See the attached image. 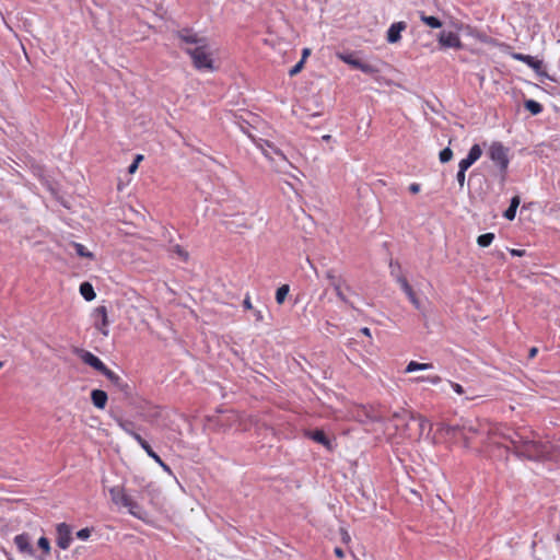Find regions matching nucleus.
Returning a JSON list of instances; mask_svg holds the SVG:
<instances>
[{
    "instance_id": "864d4df0",
    "label": "nucleus",
    "mask_w": 560,
    "mask_h": 560,
    "mask_svg": "<svg viewBox=\"0 0 560 560\" xmlns=\"http://www.w3.org/2000/svg\"><path fill=\"white\" fill-rule=\"evenodd\" d=\"M510 253L513 256H523L525 250H522V249H510Z\"/></svg>"
},
{
    "instance_id": "2f4dec72",
    "label": "nucleus",
    "mask_w": 560,
    "mask_h": 560,
    "mask_svg": "<svg viewBox=\"0 0 560 560\" xmlns=\"http://www.w3.org/2000/svg\"><path fill=\"white\" fill-rule=\"evenodd\" d=\"M125 508H127L129 513L132 514L133 516L140 517V515L138 513L139 510H140V506L131 498L128 500V502L126 503Z\"/></svg>"
},
{
    "instance_id": "f704fd0d",
    "label": "nucleus",
    "mask_w": 560,
    "mask_h": 560,
    "mask_svg": "<svg viewBox=\"0 0 560 560\" xmlns=\"http://www.w3.org/2000/svg\"><path fill=\"white\" fill-rule=\"evenodd\" d=\"M415 381L416 382H429L433 385H436L442 381V378L439 375H433V376H428V377H423V376L417 377V378H415Z\"/></svg>"
},
{
    "instance_id": "c85d7f7f",
    "label": "nucleus",
    "mask_w": 560,
    "mask_h": 560,
    "mask_svg": "<svg viewBox=\"0 0 560 560\" xmlns=\"http://www.w3.org/2000/svg\"><path fill=\"white\" fill-rule=\"evenodd\" d=\"M493 240H494L493 233L481 234L477 238V244L480 247H488L493 242Z\"/></svg>"
},
{
    "instance_id": "4d7b16f0",
    "label": "nucleus",
    "mask_w": 560,
    "mask_h": 560,
    "mask_svg": "<svg viewBox=\"0 0 560 560\" xmlns=\"http://www.w3.org/2000/svg\"><path fill=\"white\" fill-rule=\"evenodd\" d=\"M130 436H132L137 442H139L140 440H142V436L140 434H138L137 432H130Z\"/></svg>"
},
{
    "instance_id": "423d86ee",
    "label": "nucleus",
    "mask_w": 560,
    "mask_h": 560,
    "mask_svg": "<svg viewBox=\"0 0 560 560\" xmlns=\"http://www.w3.org/2000/svg\"><path fill=\"white\" fill-rule=\"evenodd\" d=\"M490 159L504 172L509 166L508 149L500 142H493L489 149Z\"/></svg>"
},
{
    "instance_id": "052dcab7",
    "label": "nucleus",
    "mask_w": 560,
    "mask_h": 560,
    "mask_svg": "<svg viewBox=\"0 0 560 560\" xmlns=\"http://www.w3.org/2000/svg\"><path fill=\"white\" fill-rule=\"evenodd\" d=\"M322 140L328 142V141L331 140V136L330 135H325V136L322 137Z\"/></svg>"
},
{
    "instance_id": "72a5a7b5",
    "label": "nucleus",
    "mask_w": 560,
    "mask_h": 560,
    "mask_svg": "<svg viewBox=\"0 0 560 560\" xmlns=\"http://www.w3.org/2000/svg\"><path fill=\"white\" fill-rule=\"evenodd\" d=\"M463 433H462V438L464 440V445L465 446H468L469 444V441H468V436L467 434L465 433V431L469 432V433H479V430L477 428H475L474 425H469V427H463Z\"/></svg>"
},
{
    "instance_id": "dca6fc26",
    "label": "nucleus",
    "mask_w": 560,
    "mask_h": 560,
    "mask_svg": "<svg viewBox=\"0 0 560 560\" xmlns=\"http://www.w3.org/2000/svg\"><path fill=\"white\" fill-rule=\"evenodd\" d=\"M102 374L119 390L124 392L125 394L129 393V385L125 383L124 380L112 370L107 368L106 371H104Z\"/></svg>"
},
{
    "instance_id": "5fc2aeb1",
    "label": "nucleus",
    "mask_w": 560,
    "mask_h": 560,
    "mask_svg": "<svg viewBox=\"0 0 560 560\" xmlns=\"http://www.w3.org/2000/svg\"><path fill=\"white\" fill-rule=\"evenodd\" d=\"M538 352V349L536 347H533L529 349L528 357L529 359H533Z\"/></svg>"
},
{
    "instance_id": "6ab92c4d",
    "label": "nucleus",
    "mask_w": 560,
    "mask_h": 560,
    "mask_svg": "<svg viewBox=\"0 0 560 560\" xmlns=\"http://www.w3.org/2000/svg\"><path fill=\"white\" fill-rule=\"evenodd\" d=\"M107 398L106 392L102 389H93L91 393L92 402L98 409H103L106 406Z\"/></svg>"
},
{
    "instance_id": "7ed1b4c3",
    "label": "nucleus",
    "mask_w": 560,
    "mask_h": 560,
    "mask_svg": "<svg viewBox=\"0 0 560 560\" xmlns=\"http://www.w3.org/2000/svg\"><path fill=\"white\" fill-rule=\"evenodd\" d=\"M260 149L262 154L275 164V168L277 172H288V168L291 166V163L289 162V160L282 153L281 150H279L269 141H264V143L260 144Z\"/></svg>"
},
{
    "instance_id": "4be33fe9",
    "label": "nucleus",
    "mask_w": 560,
    "mask_h": 560,
    "mask_svg": "<svg viewBox=\"0 0 560 560\" xmlns=\"http://www.w3.org/2000/svg\"><path fill=\"white\" fill-rule=\"evenodd\" d=\"M80 293L86 301H92L96 296L93 285L90 282L81 283Z\"/></svg>"
},
{
    "instance_id": "a19ab883",
    "label": "nucleus",
    "mask_w": 560,
    "mask_h": 560,
    "mask_svg": "<svg viewBox=\"0 0 560 560\" xmlns=\"http://www.w3.org/2000/svg\"><path fill=\"white\" fill-rule=\"evenodd\" d=\"M448 383L456 394L464 395L465 393H467V390L460 384L451 381Z\"/></svg>"
},
{
    "instance_id": "f8f14e48",
    "label": "nucleus",
    "mask_w": 560,
    "mask_h": 560,
    "mask_svg": "<svg viewBox=\"0 0 560 560\" xmlns=\"http://www.w3.org/2000/svg\"><path fill=\"white\" fill-rule=\"evenodd\" d=\"M439 43L445 48H462L459 36L454 32H441L439 35Z\"/></svg>"
},
{
    "instance_id": "de8ad7c7",
    "label": "nucleus",
    "mask_w": 560,
    "mask_h": 560,
    "mask_svg": "<svg viewBox=\"0 0 560 560\" xmlns=\"http://www.w3.org/2000/svg\"><path fill=\"white\" fill-rule=\"evenodd\" d=\"M520 206V197L518 196H515L511 199V203H510V207L511 208H515V210H517V207Z\"/></svg>"
},
{
    "instance_id": "1a4fd4ad",
    "label": "nucleus",
    "mask_w": 560,
    "mask_h": 560,
    "mask_svg": "<svg viewBox=\"0 0 560 560\" xmlns=\"http://www.w3.org/2000/svg\"><path fill=\"white\" fill-rule=\"evenodd\" d=\"M56 534L57 546L62 550H67L72 541V528L66 523H59L56 526Z\"/></svg>"
},
{
    "instance_id": "cd10ccee",
    "label": "nucleus",
    "mask_w": 560,
    "mask_h": 560,
    "mask_svg": "<svg viewBox=\"0 0 560 560\" xmlns=\"http://www.w3.org/2000/svg\"><path fill=\"white\" fill-rule=\"evenodd\" d=\"M290 288L288 284H283L277 289L276 301L278 304H282L289 294Z\"/></svg>"
},
{
    "instance_id": "c03bdc74",
    "label": "nucleus",
    "mask_w": 560,
    "mask_h": 560,
    "mask_svg": "<svg viewBox=\"0 0 560 560\" xmlns=\"http://www.w3.org/2000/svg\"><path fill=\"white\" fill-rule=\"evenodd\" d=\"M119 427L130 435V432H133L131 430V422H127V421H119Z\"/></svg>"
},
{
    "instance_id": "bb28decb",
    "label": "nucleus",
    "mask_w": 560,
    "mask_h": 560,
    "mask_svg": "<svg viewBox=\"0 0 560 560\" xmlns=\"http://www.w3.org/2000/svg\"><path fill=\"white\" fill-rule=\"evenodd\" d=\"M147 454L155 462L158 463L164 471L172 474V470L167 464H165L162 458L151 448L148 450Z\"/></svg>"
},
{
    "instance_id": "412c9836",
    "label": "nucleus",
    "mask_w": 560,
    "mask_h": 560,
    "mask_svg": "<svg viewBox=\"0 0 560 560\" xmlns=\"http://www.w3.org/2000/svg\"><path fill=\"white\" fill-rule=\"evenodd\" d=\"M416 416L407 410H400L393 413V420L396 421V427L399 425V422L407 421L406 422V429L409 428V421L415 420Z\"/></svg>"
},
{
    "instance_id": "0eeeda50",
    "label": "nucleus",
    "mask_w": 560,
    "mask_h": 560,
    "mask_svg": "<svg viewBox=\"0 0 560 560\" xmlns=\"http://www.w3.org/2000/svg\"><path fill=\"white\" fill-rule=\"evenodd\" d=\"M339 58L343 62H346L347 65H349V66H351V67L362 71L363 73H366V74H370V75L378 73V69H377L376 66H374V65H372L370 62L362 61L361 59L355 58L351 54L339 55Z\"/></svg>"
},
{
    "instance_id": "680f3d73",
    "label": "nucleus",
    "mask_w": 560,
    "mask_h": 560,
    "mask_svg": "<svg viewBox=\"0 0 560 560\" xmlns=\"http://www.w3.org/2000/svg\"><path fill=\"white\" fill-rule=\"evenodd\" d=\"M307 262H308V265L314 269L315 273L317 275V270H316V268L314 267V265H313V262L311 261V259H310V258H307Z\"/></svg>"
},
{
    "instance_id": "e433bc0d",
    "label": "nucleus",
    "mask_w": 560,
    "mask_h": 560,
    "mask_svg": "<svg viewBox=\"0 0 560 560\" xmlns=\"http://www.w3.org/2000/svg\"><path fill=\"white\" fill-rule=\"evenodd\" d=\"M456 179H457L459 187L463 188L465 185V179H466V170L458 168Z\"/></svg>"
},
{
    "instance_id": "79ce46f5",
    "label": "nucleus",
    "mask_w": 560,
    "mask_h": 560,
    "mask_svg": "<svg viewBox=\"0 0 560 560\" xmlns=\"http://www.w3.org/2000/svg\"><path fill=\"white\" fill-rule=\"evenodd\" d=\"M504 218L508 219V220H514L515 215H516V210L515 208H511L509 207L504 213H503Z\"/></svg>"
},
{
    "instance_id": "338daca9",
    "label": "nucleus",
    "mask_w": 560,
    "mask_h": 560,
    "mask_svg": "<svg viewBox=\"0 0 560 560\" xmlns=\"http://www.w3.org/2000/svg\"><path fill=\"white\" fill-rule=\"evenodd\" d=\"M2 366H3V362H2V361H0V369H1Z\"/></svg>"
},
{
    "instance_id": "a18cd8bd",
    "label": "nucleus",
    "mask_w": 560,
    "mask_h": 560,
    "mask_svg": "<svg viewBox=\"0 0 560 560\" xmlns=\"http://www.w3.org/2000/svg\"><path fill=\"white\" fill-rule=\"evenodd\" d=\"M243 306L245 310H253V305H252L250 298L248 294L245 296V299L243 301Z\"/></svg>"
},
{
    "instance_id": "a211bd4d",
    "label": "nucleus",
    "mask_w": 560,
    "mask_h": 560,
    "mask_svg": "<svg viewBox=\"0 0 560 560\" xmlns=\"http://www.w3.org/2000/svg\"><path fill=\"white\" fill-rule=\"evenodd\" d=\"M109 494L112 501L117 505L125 506L128 500L130 499L129 495H127L121 487H113L109 489Z\"/></svg>"
},
{
    "instance_id": "7c9ffc66",
    "label": "nucleus",
    "mask_w": 560,
    "mask_h": 560,
    "mask_svg": "<svg viewBox=\"0 0 560 560\" xmlns=\"http://www.w3.org/2000/svg\"><path fill=\"white\" fill-rule=\"evenodd\" d=\"M463 428L458 425H450V424H442L441 430L444 431L447 435L456 436L457 432L463 433Z\"/></svg>"
},
{
    "instance_id": "4c0bfd02",
    "label": "nucleus",
    "mask_w": 560,
    "mask_h": 560,
    "mask_svg": "<svg viewBox=\"0 0 560 560\" xmlns=\"http://www.w3.org/2000/svg\"><path fill=\"white\" fill-rule=\"evenodd\" d=\"M172 250L176 253L183 260H187L188 253L185 252L179 245H174L172 247Z\"/></svg>"
},
{
    "instance_id": "ddd939ff",
    "label": "nucleus",
    "mask_w": 560,
    "mask_h": 560,
    "mask_svg": "<svg viewBox=\"0 0 560 560\" xmlns=\"http://www.w3.org/2000/svg\"><path fill=\"white\" fill-rule=\"evenodd\" d=\"M481 154H482V150H481L480 145L474 144L470 148L467 156L459 162L458 168L467 171L476 161H478L480 159Z\"/></svg>"
},
{
    "instance_id": "58836bf2",
    "label": "nucleus",
    "mask_w": 560,
    "mask_h": 560,
    "mask_svg": "<svg viewBox=\"0 0 560 560\" xmlns=\"http://www.w3.org/2000/svg\"><path fill=\"white\" fill-rule=\"evenodd\" d=\"M304 67L303 60H300L294 67H292L289 71L290 77L296 75Z\"/></svg>"
},
{
    "instance_id": "20e7f679",
    "label": "nucleus",
    "mask_w": 560,
    "mask_h": 560,
    "mask_svg": "<svg viewBox=\"0 0 560 560\" xmlns=\"http://www.w3.org/2000/svg\"><path fill=\"white\" fill-rule=\"evenodd\" d=\"M325 278L328 280L330 287L334 289L337 298L346 303L351 305L348 298L345 294V290L351 291L350 285L347 283V280L345 279L343 275L339 272L335 268H330L325 272Z\"/></svg>"
},
{
    "instance_id": "a878e982",
    "label": "nucleus",
    "mask_w": 560,
    "mask_h": 560,
    "mask_svg": "<svg viewBox=\"0 0 560 560\" xmlns=\"http://www.w3.org/2000/svg\"><path fill=\"white\" fill-rule=\"evenodd\" d=\"M524 106L527 110H529L533 115H538L542 112V106L538 102L534 100H527L524 103Z\"/></svg>"
},
{
    "instance_id": "69168bd1",
    "label": "nucleus",
    "mask_w": 560,
    "mask_h": 560,
    "mask_svg": "<svg viewBox=\"0 0 560 560\" xmlns=\"http://www.w3.org/2000/svg\"><path fill=\"white\" fill-rule=\"evenodd\" d=\"M234 416H226V420H230L231 418H233Z\"/></svg>"
},
{
    "instance_id": "603ef678",
    "label": "nucleus",
    "mask_w": 560,
    "mask_h": 560,
    "mask_svg": "<svg viewBox=\"0 0 560 560\" xmlns=\"http://www.w3.org/2000/svg\"><path fill=\"white\" fill-rule=\"evenodd\" d=\"M334 552H335L336 557H338L340 559L345 557V551L340 547H336Z\"/></svg>"
},
{
    "instance_id": "b1692460",
    "label": "nucleus",
    "mask_w": 560,
    "mask_h": 560,
    "mask_svg": "<svg viewBox=\"0 0 560 560\" xmlns=\"http://www.w3.org/2000/svg\"><path fill=\"white\" fill-rule=\"evenodd\" d=\"M420 20L428 26L432 28H440L442 26V22L435 16H428L423 12L420 13Z\"/></svg>"
},
{
    "instance_id": "4468645a",
    "label": "nucleus",
    "mask_w": 560,
    "mask_h": 560,
    "mask_svg": "<svg viewBox=\"0 0 560 560\" xmlns=\"http://www.w3.org/2000/svg\"><path fill=\"white\" fill-rule=\"evenodd\" d=\"M397 282L400 284L401 290L406 293L412 305L420 311L421 303L417 298L415 291L412 290L411 285L408 283L407 279L402 276H397Z\"/></svg>"
},
{
    "instance_id": "9d476101",
    "label": "nucleus",
    "mask_w": 560,
    "mask_h": 560,
    "mask_svg": "<svg viewBox=\"0 0 560 560\" xmlns=\"http://www.w3.org/2000/svg\"><path fill=\"white\" fill-rule=\"evenodd\" d=\"M94 316V326L95 328L105 337L108 336V317H107V308L104 305L97 306L93 313Z\"/></svg>"
},
{
    "instance_id": "6e6552de",
    "label": "nucleus",
    "mask_w": 560,
    "mask_h": 560,
    "mask_svg": "<svg viewBox=\"0 0 560 560\" xmlns=\"http://www.w3.org/2000/svg\"><path fill=\"white\" fill-rule=\"evenodd\" d=\"M73 353L78 355L85 364L90 365L100 373H103L107 369V366L101 361L100 358L88 350L82 348H74Z\"/></svg>"
},
{
    "instance_id": "39448f33",
    "label": "nucleus",
    "mask_w": 560,
    "mask_h": 560,
    "mask_svg": "<svg viewBox=\"0 0 560 560\" xmlns=\"http://www.w3.org/2000/svg\"><path fill=\"white\" fill-rule=\"evenodd\" d=\"M546 453L547 446L534 440L529 434L517 456L525 457L530 460H538L542 458Z\"/></svg>"
},
{
    "instance_id": "c9c22d12",
    "label": "nucleus",
    "mask_w": 560,
    "mask_h": 560,
    "mask_svg": "<svg viewBox=\"0 0 560 560\" xmlns=\"http://www.w3.org/2000/svg\"><path fill=\"white\" fill-rule=\"evenodd\" d=\"M38 547L44 550L45 553H49L50 551V542L46 537H40L38 539Z\"/></svg>"
},
{
    "instance_id": "473e14b6",
    "label": "nucleus",
    "mask_w": 560,
    "mask_h": 560,
    "mask_svg": "<svg viewBox=\"0 0 560 560\" xmlns=\"http://www.w3.org/2000/svg\"><path fill=\"white\" fill-rule=\"evenodd\" d=\"M439 158L441 163H447L453 158V151L450 148H445L440 152Z\"/></svg>"
},
{
    "instance_id": "393cba45",
    "label": "nucleus",
    "mask_w": 560,
    "mask_h": 560,
    "mask_svg": "<svg viewBox=\"0 0 560 560\" xmlns=\"http://www.w3.org/2000/svg\"><path fill=\"white\" fill-rule=\"evenodd\" d=\"M413 421H418V433L417 436H421L425 430V428H429V430L432 429V424L429 422L428 419H425L422 416H416V419Z\"/></svg>"
},
{
    "instance_id": "5701e85b",
    "label": "nucleus",
    "mask_w": 560,
    "mask_h": 560,
    "mask_svg": "<svg viewBox=\"0 0 560 560\" xmlns=\"http://www.w3.org/2000/svg\"><path fill=\"white\" fill-rule=\"evenodd\" d=\"M429 369H432L431 363H418L416 361H410L406 366V373H411L415 371H424Z\"/></svg>"
},
{
    "instance_id": "8fccbe9b",
    "label": "nucleus",
    "mask_w": 560,
    "mask_h": 560,
    "mask_svg": "<svg viewBox=\"0 0 560 560\" xmlns=\"http://www.w3.org/2000/svg\"><path fill=\"white\" fill-rule=\"evenodd\" d=\"M138 444L145 451V453L151 448L150 444L143 438L138 442Z\"/></svg>"
},
{
    "instance_id": "13d9d810",
    "label": "nucleus",
    "mask_w": 560,
    "mask_h": 560,
    "mask_svg": "<svg viewBox=\"0 0 560 560\" xmlns=\"http://www.w3.org/2000/svg\"><path fill=\"white\" fill-rule=\"evenodd\" d=\"M143 160V155L141 154H138L135 160H133V163H136L137 165H139V163Z\"/></svg>"
},
{
    "instance_id": "aec40b11",
    "label": "nucleus",
    "mask_w": 560,
    "mask_h": 560,
    "mask_svg": "<svg viewBox=\"0 0 560 560\" xmlns=\"http://www.w3.org/2000/svg\"><path fill=\"white\" fill-rule=\"evenodd\" d=\"M307 435L313 441L324 445L327 450H331L332 448L331 441L326 436L324 431L316 430V431L307 432Z\"/></svg>"
},
{
    "instance_id": "6e6d98bb",
    "label": "nucleus",
    "mask_w": 560,
    "mask_h": 560,
    "mask_svg": "<svg viewBox=\"0 0 560 560\" xmlns=\"http://www.w3.org/2000/svg\"><path fill=\"white\" fill-rule=\"evenodd\" d=\"M137 168H138V165H137L136 163H133V162H132V163L129 165V167H128V172H129L130 174H133V173L137 171Z\"/></svg>"
},
{
    "instance_id": "37998d69",
    "label": "nucleus",
    "mask_w": 560,
    "mask_h": 560,
    "mask_svg": "<svg viewBox=\"0 0 560 560\" xmlns=\"http://www.w3.org/2000/svg\"><path fill=\"white\" fill-rule=\"evenodd\" d=\"M389 268H390L392 275L397 278V276H399V275L398 273L396 275V272L400 269V265L397 261L390 260Z\"/></svg>"
},
{
    "instance_id": "3c124183",
    "label": "nucleus",
    "mask_w": 560,
    "mask_h": 560,
    "mask_svg": "<svg viewBox=\"0 0 560 560\" xmlns=\"http://www.w3.org/2000/svg\"><path fill=\"white\" fill-rule=\"evenodd\" d=\"M311 55V49L310 48H304L302 50V58L301 60H303V62H305L306 58Z\"/></svg>"
},
{
    "instance_id": "c756f323",
    "label": "nucleus",
    "mask_w": 560,
    "mask_h": 560,
    "mask_svg": "<svg viewBox=\"0 0 560 560\" xmlns=\"http://www.w3.org/2000/svg\"><path fill=\"white\" fill-rule=\"evenodd\" d=\"M73 247H74L75 253H77L78 256L85 257V258H93V254L91 252H89L85 248V246H83L82 244L73 243Z\"/></svg>"
},
{
    "instance_id": "9b49d317",
    "label": "nucleus",
    "mask_w": 560,
    "mask_h": 560,
    "mask_svg": "<svg viewBox=\"0 0 560 560\" xmlns=\"http://www.w3.org/2000/svg\"><path fill=\"white\" fill-rule=\"evenodd\" d=\"M513 58L515 60H520V61L526 63L527 66H529L532 69L535 70V72L538 75L547 77V73L542 70V61L541 60H538V59L534 58L533 56L523 55L520 52L513 54Z\"/></svg>"
},
{
    "instance_id": "e2e57ef3",
    "label": "nucleus",
    "mask_w": 560,
    "mask_h": 560,
    "mask_svg": "<svg viewBox=\"0 0 560 560\" xmlns=\"http://www.w3.org/2000/svg\"><path fill=\"white\" fill-rule=\"evenodd\" d=\"M476 397H477V395H470V396H467L466 399L471 400V399H475Z\"/></svg>"
},
{
    "instance_id": "09e8293b",
    "label": "nucleus",
    "mask_w": 560,
    "mask_h": 560,
    "mask_svg": "<svg viewBox=\"0 0 560 560\" xmlns=\"http://www.w3.org/2000/svg\"><path fill=\"white\" fill-rule=\"evenodd\" d=\"M254 316H255V319L257 322H262L264 320V314L259 310H254Z\"/></svg>"
},
{
    "instance_id": "ea45409f",
    "label": "nucleus",
    "mask_w": 560,
    "mask_h": 560,
    "mask_svg": "<svg viewBox=\"0 0 560 560\" xmlns=\"http://www.w3.org/2000/svg\"><path fill=\"white\" fill-rule=\"evenodd\" d=\"M91 536V529L90 528H82L77 532V537L81 540H86Z\"/></svg>"
},
{
    "instance_id": "bf43d9fd",
    "label": "nucleus",
    "mask_w": 560,
    "mask_h": 560,
    "mask_svg": "<svg viewBox=\"0 0 560 560\" xmlns=\"http://www.w3.org/2000/svg\"><path fill=\"white\" fill-rule=\"evenodd\" d=\"M361 332H362L363 335L368 336V337H371V331H370V329H369L368 327H363V328L361 329Z\"/></svg>"
},
{
    "instance_id": "2eb2a0df",
    "label": "nucleus",
    "mask_w": 560,
    "mask_h": 560,
    "mask_svg": "<svg viewBox=\"0 0 560 560\" xmlns=\"http://www.w3.org/2000/svg\"><path fill=\"white\" fill-rule=\"evenodd\" d=\"M14 544L20 552L28 555V556L34 555V549L30 542V537L27 534L16 535L14 538Z\"/></svg>"
},
{
    "instance_id": "f3484780",
    "label": "nucleus",
    "mask_w": 560,
    "mask_h": 560,
    "mask_svg": "<svg viewBox=\"0 0 560 560\" xmlns=\"http://www.w3.org/2000/svg\"><path fill=\"white\" fill-rule=\"evenodd\" d=\"M407 24L405 22H396L393 23L387 31V42L390 44L397 43L400 40V33L405 31Z\"/></svg>"
},
{
    "instance_id": "0e129e2a",
    "label": "nucleus",
    "mask_w": 560,
    "mask_h": 560,
    "mask_svg": "<svg viewBox=\"0 0 560 560\" xmlns=\"http://www.w3.org/2000/svg\"><path fill=\"white\" fill-rule=\"evenodd\" d=\"M347 538L349 539V536L346 532H343V540H346Z\"/></svg>"
},
{
    "instance_id": "f03ea898",
    "label": "nucleus",
    "mask_w": 560,
    "mask_h": 560,
    "mask_svg": "<svg viewBox=\"0 0 560 560\" xmlns=\"http://www.w3.org/2000/svg\"><path fill=\"white\" fill-rule=\"evenodd\" d=\"M489 435V441L495 445H502L506 450H513L516 455H518L520 451L524 446V443L532 432L527 430L514 431L510 429H503L500 427H495L493 429H489L487 431Z\"/></svg>"
},
{
    "instance_id": "f257e3e1",
    "label": "nucleus",
    "mask_w": 560,
    "mask_h": 560,
    "mask_svg": "<svg viewBox=\"0 0 560 560\" xmlns=\"http://www.w3.org/2000/svg\"><path fill=\"white\" fill-rule=\"evenodd\" d=\"M175 35L183 44L195 45V47H186L185 51L190 56L192 65L197 70L212 72L217 69L213 51L207 37L200 36L191 28L178 30Z\"/></svg>"
},
{
    "instance_id": "49530a36",
    "label": "nucleus",
    "mask_w": 560,
    "mask_h": 560,
    "mask_svg": "<svg viewBox=\"0 0 560 560\" xmlns=\"http://www.w3.org/2000/svg\"><path fill=\"white\" fill-rule=\"evenodd\" d=\"M409 191L411 194H418L420 191V185L417 184V183H412L410 186H409Z\"/></svg>"
}]
</instances>
